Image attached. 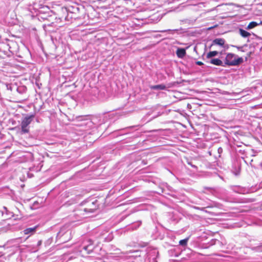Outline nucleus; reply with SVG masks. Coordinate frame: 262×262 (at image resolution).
Here are the masks:
<instances>
[{
    "instance_id": "9b49d317",
    "label": "nucleus",
    "mask_w": 262,
    "mask_h": 262,
    "mask_svg": "<svg viewBox=\"0 0 262 262\" xmlns=\"http://www.w3.org/2000/svg\"><path fill=\"white\" fill-rule=\"evenodd\" d=\"M218 54V52L216 51H210L207 54V58H210L212 57L215 56Z\"/></svg>"
},
{
    "instance_id": "1a4fd4ad",
    "label": "nucleus",
    "mask_w": 262,
    "mask_h": 262,
    "mask_svg": "<svg viewBox=\"0 0 262 262\" xmlns=\"http://www.w3.org/2000/svg\"><path fill=\"white\" fill-rule=\"evenodd\" d=\"M37 227V226H35L33 228H28L25 229L24 231V234H28L30 233L34 232L36 230Z\"/></svg>"
},
{
    "instance_id": "2eb2a0df",
    "label": "nucleus",
    "mask_w": 262,
    "mask_h": 262,
    "mask_svg": "<svg viewBox=\"0 0 262 262\" xmlns=\"http://www.w3.org/2000/svg\"><path fill=\"white\" fill-rule=\"evenodd\" d=\"M93 244V243L91 241V244L90 245H92Z\"/></svg>"
},
{
    "instance_id": "ddd939ff",
    "label": "nucleus",
    "mask_w": 262,
    "mask_h": 262,
    "mask_svg": "<svg viewBox=\"0 0 262 262\" xmlns=\"http://www.w3.org/2000/svg\"><path fill=\"white\" fill-rule=\"evenodd\" d=\"M90 245H88V246H84L83 249L87 251V253L88 254H90L91 253L92 251H93V249H89V247H90Z\"/></svg>"
},
{
    "instance_id": "423d86ee",
    "label": "nucleus",
    "mask_w": 262,
    "mask_h": 262,
    "mask_svg": "<svg viewBox=\"0 0 262 262\" xmlns=\"http://www.w3.org/2000/svg\"><path fill=\"white\" fill-rule=\"evenodd\" d=\"M213 43L223 46L225 43V40L222 38H216L213 41Z\"/></svg>"
},
{
    "instance_id": "dca6fc26",
    "label": "nucleus",
    "mask_w": 262,
    "mask_h": 262,
    "mask_svg": "<svg viewBox=\"0 0 262 262\" xmlns=\"http://www.w3.org/2000/svg\"><path fill=\"white\" fill-rule=\"evenodd\" d=\"M212 27L209 28V30L211 29Z\"/></svg>"
},
{
    "instance_id": "39448f33",
    "label": "nucleus",
    "mask_w": 262,
    "mask_h": 262,
    "mask_svg": "<svg viewBox=\"0 0 262 262\" xmlns=\"http://www.w3.org/2000/svg\"><path fill=\"white\" fill-rule=\"evenodd\" d=\"M210 63L216 66H223V62L218 58H213L210 60Z\"/></svg>"
},
{
    "instance_id": "f03ea898",
    "label": "nucleus",
    "mask_w": 262,
    "mask_h": 262,
    "mask_svg": "<svg viewBox=\"0 0 262 262\" xmlns=\"http://www.w3.org/2000/svg\"><path fill=\"white\" fill-rule=\"evenodd\" d=\"M35 115L32 114L24 117L21 122V129L23 133H28L29 132V125L32 122Z\"/></svg>"
},
{
    "instance_id": "f257e3e1",
    "label": "nucleus",
    "mask_w": 262,
    "mask_h": 262,
    "mask_svg": "<svg viewBox=\"0 0 262 262\" xmlns=\"http://www.w3.org/2000/svg\"><path fill=\"white\" fill-rule=\"evenodd\" d=\"M243 62V59L239 57L237 55L233 53L227 54L225 60V64L228 66H238Z\"/></svg>"
},
{
    "instance_id": "f8f14e48",
    "label": "nucleus",
    "mask_w": 262,
    "mask_h": 262,
    "mask_svg": "<svg viewBox=\"0 0 262 262\" xmlns=\"http://www.w3.org/2000/svg\"><path fill=\"white\" fill-rule=\"evenodd\" d=\"M188 240V238H186L185 239L180 240L179 241L180 245L182 246H186L187 244Z\"/></svg>"
},
{
    "instance_id": "0eeeda50",
    "label": "nucleus",
    "mask_w": 262,
    "mask_h": 262,
    "mask_svg": "<svg viewBox=\"0 0 262 262\" xmlns=\"http://www.w3.org/2000/svg\"><path fill=\"white\" fill-rule=\"evenodd\" d=\"M239 33L243 37H247L251 35L250 33L242 29H239Z\"/></svg>"
},
{
    "instance_id": "7ed1b4c3",
    "label": "nucleus",
    "mask_w": 262,
    "mask_h": 262,
    "mask_svg": "<svg viewBox=\"0 0 262 262\" xmlns=\"http://www.w3.org/2000/svg\"><path fill=\"white\" fill-rule=\"evenodd\" d=\"M60 233L61 234L60 238L63 243H66L72 238V231L71 230H67L64 232L62 231Z\"/></svg>"
},
{
    "instance_id": "6e6552de",
    "label": "nucleus",
    "mask_w": 262,
    "mask_h": 262,
    "mask_svg": "<svg viewBox=\"0 0 262 262\" xmlns=\"http://www.w3.org/2000/svg\"><path fill=\"white\" fill-rule=\"evenodd\" d=\"M150 88L152 90H165L166 89V86L164 84H162L152 85Z\"/></svg>"
},
{
    "instance_id": "20e7f679",
    "label": "nucleus",
    "mask_w": 262,
    "mask_h": 262,
    "mask_svg": "<svg viewBox=\"0 0 262 262\" xmlns=\"http://www.w3.org/2000/svg\"><path fill=\"white\" fill-rule=\"evenodd\" d=\"M176 54L178 57L182 58L186 54V50L183 48H179L177 50Z\"/></svg>"
},
{
    "instance_id": "4468645a",
    "label": "nucleus",
    "mask_w": 262,
    "mask_h": 262,
    "mask_svg": "<svg viewBox=\"0 0 262 262\" xmlns=\"http://www.w3.org/2000/svg\"><path fill=\"white\" fill-rule=\"evenodd\" d=\"M196 64L198 65H199V66H202L203 64V62H201V61H198L196 62Z\"/></svg>"
},
{
    "instance_id": "9d476101",
    "label": "nucleus",
    "mask_w": 262,
    "mask_h": 262,
    "mask_svg": "<svg viewBox=\"0 0 262 262\" xmlns=\"http://www.w3.org/2000/svg\"><path fill=\"white\" fill-rule=\"evenodd\" d=\"M258 25V24L256 22L251 21L249 24V25L247 27L246 29L248 30H250V29L255 28V27L257 26Z\"/></svg>"
}]
</instances>
